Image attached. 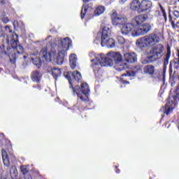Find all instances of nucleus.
<instances>
[{"label":"nucleus","instance_id":"obj_4","mask_svg":"<svg viewBox=\"0 0 179 179\" xmlns=\"http://www.w3.org/2000/svg\"><path fill=\"white\" fill-rule=\"evenodd\" d=\"M149 19L147 14H140L133 18L132 23L134 25L135 34L134 36H145L150 30H152V25L145 22Z\"/></svg>","mask_w":179,"mask_h":179},{"label":"nucleus","instance_id":"obj_27","mask_svg":"<svg viewBox=\"0 0 179 179\" xmlns=\"http://www.w3.org/2000/svg\"><path fill=\"white\" fill-rule=\"evenodd\" d=\"M64 75L65 76V78H66V79L69 80V83H70V87H73V85H72V78H71V76H72V72L71 71H66L64 73Z\"/></svg>","mask_w":179,"mask_h":179},{"label":"nucleus","instance_id":"obj_47","mask_svg":"<svg viewBox=\"0 0 179 179\" xmlns=\"http://www.w3.org/2000/svg\"><path fill=\"white\" fill-rule=\"evenodd\" d=\"M18 54H22L23 53V51H22L21 52H19L18 50L17 51Z\"/></svg>","mask_w":179,"mask_h":179},{"label":"nucleus","instance_id":"obj_12","mask_svg":"<svg viewBox=\"0 0 179 179\" xmlns=\"http://www.w3.org/2000/svg\"><path fill=\"white\" fill-rule=\"evenodd\" d=\"M41 51H43V49L40 51V53H39L41 58L35 57L31 59L34 65H36V68H41V65H43V62H51L52 59H54V61H56L55 59L54 58V56L52 55L51 57V60H46L45 59L43 58V55H44V53L41 55Z\"/></svg>","mask_w":179,"mask_h":179},{"label":"nucleus","instance_id":"obj_50","mask_svg":"<svg viewBox=\"0 0 179 179\" xmlns=\"http://www.w3.org/2000/svg\"><path fill=\"white\" fill-rule=\"evenodd\" d=\"M93 61H94V59H92V62H93Z\"/></svg>","mask_w":179,"mask_h":179},{"label":"nucleus","instance_id":"obj_43","mask_svg":"<svg viewBox=\"0 0 179 179\" xmlns=\"http://www.w3.org/2000/svg\"><path fill=\"white\" fill-rule=\"evenodd\" d=\"M90 1H92V0H83V2L84 3H87L90 2Z\"/></svg>","mask_w":179,"mask_h":179},{"label":"nucleus","instance_id":"obj_1","mask_svg":"<svg viewBox=\"0 0 179 179\" xmlns=\"http://www.w3.org/2000/svg\"><path fill=\"white\" fill-rule=\"evenodd\" d=\"M161 33H151L147 36L138 38L136 42V45L141 50L154 45L149 51L146 52L147 57L145 64H153L158 59H162L164 57V45L160 43Z\"/></svg>","mask_w":179,"mask_h":179},{"label":"nucleus","instance_id":"obj_36","mask_svg":"<svg viewBox=\"0 0 179 179\" xmlns=\"http://www.w3.org/2000/svg\"><path fill=\"white\" fill-rule=\"evenodd\" d=\"M2 22L3 23H4L5 24H6V23L9 22V18H8V17H3L2 19Z\"/></svg>","mask_w":179,"mask_h":179},{"label":"nucleus","instance_id":"obj_6","mask_svg":"<svg viewBox=\"0 0 179 179\" xmlns=\"http://www.w3.org/2000/svg\"><path fill=\"white\" fill-rule=\"evenodd\" d=\"M73 93L74 96H78V99H80L83 103H89V93H90V88L89 85L86 83H81V85H76L74 87H72Z\"/></svg>","mask_w":179,"mask_h":179},{"label":"nucleus","instance_id":"obj_32","mask_svg":"<svg viewBox=\"0 0 179 179\" xmlns=\"http://www.w3.org/2000/svg\"><path fill=\"white\" fill-rule=\"evenodd\" d=\"M5 30H6V33H10V34L13 33V31L12 30V29L9 25H6L5 27Z\"/></svg>","mask_w":179,"mask_h":179},{"label":"nucleus","instance_id":"obj_17","mask_svg":"<svg viewBox=\"0 0 179 179\" xmlns=\"http://www.w3.org/2000/svg\"><path fill=\"white\" fill-rule=\"evenodd\" d=\"M171 57V48L170 47V45H167L166 54L164 56V60H163L164 66L169 65V62L170 61Z\"/></svg>","mask_w":179,"mask_h":179},{"label":"nucleus","instance_id":"obj_35","mask_svg":"<svg viewBox=\"0 0 179 179\" xmlns=\"http://www.w3.org/2000/svg\"><path fill=\"white\" fill-rule=\"evenodd\" d=\"M29 173V169L26 168V166H24L23 168V175L26 176Z\"/></svg>","mask_w":179,"mask_h":179},{"label":"nucleus","instance_id":"obj_3","mask_svg":"<svg viewBox=\"0 0 179 179\" xmlns=\"http://www.w3.org/2000/svg\"><path fill=\"white\" fill-rule=\"evenodd\" d=\"M17 34H13V38L10 40L11 48L8 47L9 44V36L5 34L4 31H0V38H2V44L0 45V55H8L10 59V62L14 66H16V53L13 52V50H23L22 45H17L19 44V39H17Z\"/></svg>","mask_w":179,"mask_h":179},{"label":"nucleus","instance_id":"obj_7","mask_svg":"<svg viewBox=\"0 0 179 179\" xmlns=\"http://www.w3.org/2000/svg\"><path fill=\"white\" fill-rule=\"evenodd\" d=\"M152 8V1L149 0H133L130 3V9L137 13H145Z\"/></svg>","mask_w":179,"mask_h":179},{"label":"nucleus","instance_id":"obj_30","mask_svg":"<svg viewBox=\"0 0 179 179\" xmlns=\"http://www.w3.org/2000/svg\"><path fill=\"white\" fill-rule=\"evenodd\" d=\"M118 44H120L121 45L125 44V38L122 36H117V38Z\"/></svg>","mask_w":179,"mask_h":179},{"label":"nucleus","instance_id":"obj_16","mask_svg":"<svg viewBox=\"0 0 179 179\" xmlns=\"http://www.w3.org/2000/svg\"><path fill=\"white\" fill-rule=\"evenodd\" d=\"M169 23L171 24L172 29H173L174 30H177L178 33H179V21L176 22V19L173 20V15H171V9H169Z\"/></svg>","mask_w":179,"mask_h":179},{"label":"nucleus","instance_id":"obj_9","mask_svg":"<svg viewBox=\"0 0 179 179\" xmlns=\"http://www.w3.org/2000/svg\"><path fill=\"white\" fill-rule=\"evenodd\" d=\"M176 57L171 60L169 64V78L174 79L176 78V72L179 69V49L176 50Z\"/></svg>","mask_w":179,"mask_h":179},{"label":"nucleus","instance_id":"obj_46","mask_svg":"<svg viewBox=\"0 0 179 179\" xmlns=\"http://www.w3.org/2000/svg\"><path fill=\"white\" fill-rule=\"evenodd\" d=\"M76 106H77V107H78L79 110H82V108L79 107V102H77V105Z\"/></svg>","mask_w":179,"mask_h":179},{"label":"nucleus","instance_id":"obj_42","mask_svg":"<svg viewBox=\"0 0 179 179\" xmlns=\"http://www.w3.org/2000/svg\"><path fill=\"white\" fill-rule=\"evenodd\" d=\"M127 1H128V0H120L119 2H120V3L123 4V3H125V2H127Z\"/></svg>","mask_w":179,"mask_h":179},{"label":"nucleus","instance_id":"obj_48","mask_svg":"<svg viewBox=\"0 0 179 179\" xmlns=\"http://www.w3.org/2000/svg\"><path fill=\"white\" fill-rule=\"evenodd\" d=\"M24 59H26V56H24Z\"/></svg>","mask_w":179,"mask_h":179},{"label":"nucleus","instance_id":"obj_38","mask_svg":"<svg viewBox=\"0 0 179 179\" xmlns=\"http://www.w3.org/2000/svg\"><path fill=\"white\" fill-rule=\"evenodd\" d=\"M33 87L34 89H36V90H38V91L41 90V85H34Z\"/></svg>","mask_w":179,"mask_h":179},{"label":"nucleus","instance_id":"obj_21","mask_svg":"<svg viewBox=\"0 0 179 179\" xmlns=\"http://www.w3.org/2000/svg\"><path fill=\"white\" fill-rule=\"evenodd\" d=\"M77 61H78V57H76V55L71 54L69 57V65L71 69H75V68H76Z\"/></svg>","mask_w":179,"mask_h":179},{"label":"nucleus","instance_id":"obj_49","mask_svg":"<svg viewBox=\"0 0 179 179\" xmlns=\"http://www.w3.org/2000/svg\"><path fill=\"white\" fill-rule=\"evenodd\" d=\"M173 85H174V84L171 83V86H173Z\"/></svg>","mask_w":179,"mask_h":179},{"label":"nucleus","instance_id":"obj_40","mask_svg":"<svg viewBox=\"0 0 179 179\" xmlns=\"http://www.w3.org/2000/svg\"><path fill=\"white\" fill-rule=\"evenodd\" d=\"M115 173H117V174H120V173H121V171L120 170V169H118V166H115Z\"/></svg>","mask_w":179,"mask_h":179},{"label":"nucleus","instance_id":"obj_52","mask_svg":"<svg viewBox=\"0 0 179 179\" xmlns=\"http://www.w3.org/2000/svg\"><path fill=\"white\" fill-rule=\"evenodd\" d=\"M178 2H179V0H178Z\"/></svg>","mask_w":179,"mask_h":179},{"label":"nucleus","instance_id":"obj_33","mask_svg":"<svg viewBox=\"0 0 179 179\" xmlns=\"http://www.w3.org/2000/svg\"><path fill=\"white\" fill-rule=\"evenodd\" d=\"M171 111H173V107L170 106L167 108V110L164 111V114H166V115H169L170 113H171Z\"/></svg>","mask_w":179,"mask_h":179},{"label":"nucleus","instance_id":"obj_29","mask_svg":"<svg viewBox=\"0 0 179 179\" xmlns=\"http://www.w3.org/2000/svg\"><path fill=\"white\" fill-rule=\"evenodd\" d=\"M86 13H87V8L83 6L81 9V15H80L81 19H85V17L86 16Z\"/></svg>","mask_w":179,"mask_h":179},{"label":"nucleus","instance_id":"obj_25","mask_svg":"<svg viewBox=\"0 0 179 179\" xmlns=\"http://www.w3.org/2000/svg\"><path fill=\"white\" fill-rule=\"evenodd\" d=\"M17 169L15 166H13L10 169V175L12 178H16L17 177Z\"/></svg>","mask_w":179,"mask_h":179},{"label":"nucleus","instance_id":"obj_45","mask_svg":"<svg viewBox=\"0 0 179 179\" xmlns=\"http://www.w3.org/2000/svg\"><path fill=\"white\" fill-rule=\"evenodd\" d=\"M20 171H22V173H23V165L20 166Z\"/></svg>","mask_w":179,"mask_h":179},{"label":"nucleus","instance_id":"obj_19","mask_svg":"<svg viewBox=\"0 0 179 179\" xmlns=\"http://www.w3.org/2000/svg\"><path fill=\"white\" fill-rule=\"evenodd\" d=\"M101 45L102 47H104L105 45H106L108 48H114V47H115V40L110 38L107 41L104 40L103 44H102V41H101Z\"/></svg>","mask_w":179,"mask_h":179},{"label":"nucleus","instance_id":"obj_39","mask_svg":"<svg viewBox=\"0 0 179 179\" xmlns=\"http://www.w3.org/2000/svg\"><path fill=\"white\" fill-rule=\"evenodd\" d=\"M24 179H33V178L31 177V175H30V174L24 175Z\"/></svg>","mask_w":179,"mask_h":179},{"label":"nucleus","instance_id":"obj_11","mask_svg":"<svg viewBox=\"0 0 179 179\" xmlns=\"http://www.w3.org/2000/svg\"><path fill=\"white\" fill-rule=\"evenodd\" d=\"M143 72L145 75L151 78H156L159 73V69H156L153 64H148L143 67Z\"/></svg>","mask_w":179,"mask_h":179},{"label":"nucleus","instance_id":"obj_28","mask_svg":"<svg viewBox=\"0 0 179 179\" xmlns=\"http://www.w3.org/2000/svg\"><path fill=\"white\" fill-rule=\"evenodd\" d=\"M131 72H127V73H123L120 78V82L123 85H129V81L124 80V76H131Z\"/></svg>","mask_w":179,"mask_h":179},{"label":"nucleus","instance_id":"obj_24","mask_svg":"<svg viewBox=\"0 0 179 179\" xmlns=\"http://www.w3.org/2000/svg\"><path fill=\"white\" fill-rule=\"evenodd\" d=\"M62 71L60 69L58 68H53L52 69V75L55 79H57V78H59V76H61Z\"/></svg>","mask_w":179,"mask_h":179},{"label":"nucleus","instance_id":"obj_41","mask_svg":"<svg viewBox=\"0 0 179 179\" xmlns=\"http://www.w3.org/2000/svg\"><path fill=\"white\" fill-rule=\"evenodd\" d=\"M142 69L141 67H138L137 71H134V73H137V72H141Z\"/></svg>","mask_w":179,"mask_h":179},{"label":"nucleus","instance_id":"obj_15","mask_svg":"<svg viewBox=\"0 0 179 179\" xmlns=\"http://www.w3.org/2000/svg\"><path fill=\"white\" fill-rule=\"evenodd\" d=\"M111 35V27L110 25L105 26L102 29L101 41L104 44V40L108 38Z\"/></svg>","mask_w":179,"mask_h":179},{"label":"nucleus","instance_id":"obj_18","mask_svg":"<svg viewBox=\"0 0 179 179\" xmlns=\"http://www.w3.org/2000/svg\"><path fill=\"white\" fill-rule=\"evenodd\" d=\"M41 73L40 71L35 70L31 73V79L33 82H36V83H40V80H41Z\"/></svg>","mask_w":179,"mask_h":179},{"label":"nucleus","instance_id":"obj_22","mask_svg":"<svg viewBox=\"0 0 179 179\" xmlns=\"http://www.w3.org/2000/svg\"><path fill=\"white\" fill-rule=\"evenodd\" d=\"M2 159L4 166L8 167V166L10 164V161L9 160V156L6 153V151L2 150Z\"/></svg>","mask_w":179,"mask_h":179},{"label":"nucleus","instance_id":"obj_20","mask_svg":"<svg viewBox=\"0 0 179 179\" xmlns=\"http://www.w3.org/2000/svg\"><path fill=\"white\" fill-rule=\"evenodd\" d=\"M104 12H106V6H99L95 8L92 17H94V16H100V15H103Z\"/></svg>","mask_w":179,"mask_h":179},{"label":"nucleus","instance_id":"obj_34","mask_svg":"<svg viewBox=\"0 0 179 179\" xmlns=\"http://www.w3.org/2000/svg\"><path fill=\"white\" fill-rule=\"evenodd\" d=\"M170 99H171V90L170 92V94H169V96L168 98V103H166L165 105V108H167V107H169V104H170Z\"/></svg>","mask_w":179,"mask_h":179},{"label":"nucleus","instance_id":"obj_26","mask_svg":"<svg viewBox=\"0 0 179 179\" xmlns=\"http://www.w3.org/2000/svg\"><path fill=\"white\" fill-rule=\"evenodd\" d=\"M159 7L160 9L161 15L162 16H163L165 20V23H167V13H166V10L163 7V6H162V3H159Z\"/></svg>","mask_w":179,"mask_h":179},{"label":"nucleus","instance_id":"obj_10","mask_svg":"<svg viewBox=\"0 0 179 179\" xmlns=\"http://www.w3.org/2000/svg\"><path fill=\"white\" fill-rule=\"evenodd\" d=\"M112 24L113 26H124L127 23V16L122 14H118L117 11H114L111 15Z\"/></svg>","mask_w":179,"mask_h":179},{"label":"nucleus","instance_id":"obj_2","mask_svg":"<svg viewBox=\"0 0 179 179\" xmlns=\"http://www.w3.org/2000/svg\"><path fill=\"white\" fill-rule=\"evenodd\" d=\"M71 43L72 41L69 37H66L63 39L58 38L57 44L52 46L49 52H47V49L43 48L41 52V55H43V58L46 61H51V58L53 57L57 65H62L65 59V55H66V51Z\"/></svg>","mask_w":179,"mask_h":179},{"label":"nucleus","instance_id":"obj_14","mask_svg":"<svg viewBox=\"0 0 179 179\" xmlns=\"http://www.w3.org/2000/svg\"><path fill=\"white\" fill-rule=\"evenodd\" d=\"M133 29H135V25L133 22L127 24L124 23L121 29V33L123 36H128V34L132 31Z\"/></svg>","mask_w":179,"mask_h":179},{"label":"nucleus","instance_id":"obj_37","mask_svg":"<svg viewBox=\"0 0 179 179\" xmlns=\"http://www.w3.org/2000/svg\"><path fill=\"white\" fill-rule=\"evenodd\" d=\"M173 16H175V17L178 19V17H179V11L178 10H174L173 11Z\"/></svg>","mask_w":179,"mask_h":179},{"label":"nucleus","instance_id":"obj_44","mask_svg":"<svg viewBox=\"0 0 179 179\" xmlns=\"http://www.w3.org/2000/svg\"><path fill=\"white\" fill-rule=\"evenodd\" d=\"M0 3H1L2 5H4L5 0H0Z\"/></svg>","mask_w":179,"mask_h":179},{"label":"nucleus","instance_id":"obj_31","mask_svg":"<svg viewBox=\"0 0 179 179\" xmlns=\"http://www.w3.org/2000/svg\"><path fill=\"white\" fill-rule=\"evenodd\" d=\"M173 100L171 101L172 104H176L177 103V99H178V94L171 96Z\"/></svg>","mask_w":179,"mask_h":179},{"label":"nucleus","instance_id":"obj_51","mask_svg":"<svg viewBox=\"0 0 179 179\" xmlns=\"http://www.w3.org/2000/svg\"><path fill=\"white\" fill-rule=\"evenodd\" d=\"M154 1H160V0H154Z\"/></svg>","mask_w":179,"mask_h":179},{"label":"nucleus","instance_id":"obj_8","mask_svg":"<svg viewBox=\"0 0 179 179\" xmlns=\"http://www.w3.org/2000/svg\"><path fill=\"white\" fill-rule=\"evenodd\" d=\"M95 62L91 65V68L94 73L96 78H100L101 76V68L103 66H108L105 59L104 55L101 54L95 58Z\"/></svg>","mask_w":179,"mask_h":179},{"label":"nucleus","instance_id":"obj_13","mask_svg":"<svg viewBox=\"0 0 179 179\" xmlns=\"http://www.w3.org/2000/svg\"><path fill=\"white\" fill-rule=\"evenodd\" d=\"M124 60L129 64H135L138 61L136 53L135 52H127L124 55Z\"/></svg>","mask_w":179,"mask_h":179},{"label":"nucleus","instance_id":"obj_5","mask_svg":"<svg viewBox=\"0 0 179 179\" xmlns=\"http://www.w3.org/2000/svg\"><path fill=\"white\" fill-rule=\"evenodd\" d=\"M107 55L108 57H106L103 55V59L108 66H113L115 62V68L118 72L127 69V63H124V60H122V55H121V53L117 52H110Z\"/></svg>","mask_w":179,"mask_h":179},{"label":"nucleus","instance_id":"obj_23","mask_svg":"<svg viewBox=\"0 0 179 179\" xmlns=\"http://www.w3.org/2000/svg\"><path fill=\"white\" fill-rule=\"evenodd\" d=\"M72 78L73 80H76V82H79L82 79V74H80V72L78 71H74L72 73Z\"/></svg>","mask_w":179,"mask_h":179}]
</instances>
